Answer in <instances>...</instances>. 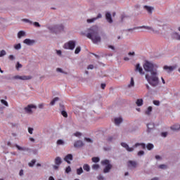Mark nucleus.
Returning <instances> with one entry per match:
<instances>
[{
	"label": "nucleus",
	"mask_w": 180,
	"mask_h": 180,
	"mask_svg": "<svg viewBox=\"0 0 180 180\" xmlns=\"http://www.w3.org/2000/svg\"><path fill=\"white\" fill-rule=\"evenodd\" d=\"M143 70L147 74L145 76L146 79L151 86L155 87L160 84V79L158 78V71L157 69L158 66L153 62L146 60L143 65Z\"/></svg>",
	"instance_id": "1"
},
{
	"label": "nucleus",
	"mask_w": 180,
	"mask_h": 180,
	"mask_svg": "<svg viewBox=\"0 0 180 180\" xmlns=\"http://www.w3.org/2000/svg\"><path fill=\"white\" fill-rule=\"evenodd\" d=\"M86 37L87 39L91 40L94 44H98L102 41V37L99 34V27L93 25L86 30Z\"/></svg>",
	"instance_id": "2"
},
{
	"label": "nucleus",
	"mask_w": 180,
	"mask_h": 180,
	"mask_svg": "<svg viewBox=\"0 0 180 180\" xmlns=\"http://www.w3.org/2000/svg\"><path fill=\"white\" fill-rule=\"evenodd\" d=\"M121 146L122 147L125 148V150H127V151H128L129 153H132V151H134V148L139 147V146H141L143 150H146V143H136L132 148L129 147V144L124 142L121 143Z\"/></svg>",
	"instance_id": "3"
},
{
	"label": "nucleus",
	"mask_w": 180,
	"mask_h": 180,
	"mask_svg": "<svg viewBox=\"0 0 180 180\" xmlns=\"http://www.w3.org/2000/svg\"><path fill=\"white\" fill-rule=\"evenodd\" d=\"M49 30L51 32V33H55V34H58L61 33V32H64V25L63 24H58L51 27H49Z\"/></svg>",
	"instance_id": "4"
},
{
	"label": "nucleus",
	"mask_w": 180,
	"mask_h": 180,
	"mask_svg": "<svg viewBox=\"0 0 180 180\" xmlns=\"http://www.w3.org/2000/svg\"><path fill=\"white\" fill-rule=\"evenodd\" d=\"M101 165H104L105 167L103 170V174H109L110 172V170L112 168V164H110V161L109 160H104L101 161Z\"/></svg>",
	"instance_id": "5"
},
{
	"label": "nucleus",
	"mask_w": 180,
	"mask_h": 180,
	"mask_svg": "<svg viewBox=\"0 0 180 180\" xmlns=\"http://www.w3.org/2000/svg\"><path fill=\"white\" fill-rule=\"evenodd\" d=\"M75 41H69L63 45V49L65 50H74L75 49Z\"/></svg>",
	"instance_id": "6"
},
{
	"label": "nucleus",
	"mask_w": 180,
	"mask_h": 180,
	"mask_svg": "<svg viewBox=\"0 0 180 180\" xmlns=\"http://www.w3.org/2000/svg\"><path fill=\"white\" fill-rule=\"evenodd\" d=\"M32 76H19V75H15L14 77V79H21L22 81H27L29 79H32Z\"/></svg>",
	"instance_id": "7"
},
{
	"label": "nucleus",
	"mask_w": 180,
	"mask_h": 180,
	"mask_svg": "<svg viewBox=\"0 0 180 180\" xmlns=\"http://www.w3.org/2000/svg\"><path fill=\"white\" fill-rule=\"evenodd\" d=\"M135 71L139 72L141 75H144L146 72L143 71V68L141 67L140 63H137L135 66Z\"/></svg>",
	"instance_id": "8"
},
{
	"label": "nucleus",
	"mask_w": 180,
	"mask_h": 180,
	"mask_svg": "<svg viewBox=\"0 0 180 180\" xmlns=\"http://www.w3.org/2000/svg\"><path fill=\"white\" fill-rule=\"evenodd\" d=\"M163 69L167 71V72H168L169 74L170 72H172V71H174V70L176 69V66H168V65H165L163 67Z\"/></svg>",
	"instance_id": "9"
},
{
	"label": "nucleus",
	"mask_w": 180,
	"mask_h": 180,
	"mask_svg": "<svg viewBox=\"0 0 180 180\" xmlns=\"http://www.w3.org/2000/svg\"><path fill=\"white\" fill-rule=\"evenodd\" d=\"M74 160V157L72 156V154H68L64 158V161H65L68 164H71V161Z\"/></svg>",
	"instance_id": "10"
},
{
	"label": "nucleus",
	"mask_w": 180,
	"mask_h": 180,
	"mask_svg": "<svg viewBox=\"0 0 180 180\" xmlns=\"http://www.w3.org/2000/svg\"><path fill=\"white\" fill-rule=\"evenodd\" d=\"M127 166L130 169L136 168L137 167V162L136 161L129 160L127 163Z\"/></svg>",
	"instance_id": "11"
},
{
	"label": "nucleus",
	"mask_w": 180,
	"mask_h": 180,
	"mask_svg": "<svg viewBox=\"0 0 180 180\" xmlns=\"http://www.w3.org/2000/svg\"><path fill=\"white\" fill-rule=\"evenodd\" d=\"M101 18H102V14L99 13L95 18L87 19L86 22H87V23H94V22H95V20H98V19H101Z\"/></svg>",
	"instance_id": "12"
},
{
	"label": "nucleus",
	"mask_w": 180,
	"mask_h": 180,
	"mask_svg": "<svg viewBox=\"0 0 180 180\" xmlns=\"http://www.w3.org/2000/svg\"><path fill=\"white\" fill-rule=\"evenodd\" d=\"M105 19L108 23H113V19L112 18V14H110V13L107 12L105 13Z\"/></svg>",
	"instance_id": "13"
},
{
	"label": "nucleus",
	"mask_w": 180,
	"mask_h": 180,
	"mask_svg": "<svg viewBox=\"0 0 180 180\" xmlns=\"http://www.w3.org/2000/svg\"><path fill=\"white\" fill-rule=\"evenodd\" d=\"M23 43L25 44H27V46H33V44H34V43H36V41L33 39H25L23 41Z\"/></svg>",
	"instance_id": "14"
},
{
	"label": "nucleus",
	"mask_w": 180,
	"mask_h": 180,
	"mask_svg": "<svg viewBox=\"0 0 180 180\" xmlns=\"http://www.w3.org/2000/svg\"><path fill=\"white\" fill-rule=\"evenodd\" d=\"M147 127H148V133H151V131H153V130H154V129H155V125L154 124V123L153 122H150L149 124H147Z\"/></svg>",
	"instance_id": "15"
},
{
	"label": "nucleus",
	"mask_w": 180,
	"mask_h": 180,
	"mask_svg": "<svg viewBox=\"0 0 180 180\" xmlns=\"http://www.w3.org/2000/svg\"><path fill=\"white\" fill-rule=\"evenodd\" d=\"M170 129L172 130V131H180V124H174L172 126L170 127Z\"/></svg>",
	"instance_id": "16"
},
{
	"label": "nucleus",
	"mask_w": 180,
	"mask_h": 180,
	"mask_svg": "<svg viewBox=\"0 0 180 180\" xmlns=\"http://www.w3.org/2000/svg\"><path fill=\"white\" fill-rule=\"evenodd\" d=\"M74 147L75 148H79L80 147H84V142H82V141L81 140L77 141L74 143Z\"/></svg>",
	"instance_id": "17"
},
{
	"label": "nucleus",
	"mask_w": 180,
	"mask_h": 180,
	"mask_svg": "<svg viewBox=\"0 0 180 180\" xmlns=\"http://www.w3.org/2000/svg\"><path fill=\"white\" fill-rule=\"evenodd\" d=\"M36 106L33 105H29L27 107L25 108V110L27 112V113H32V109H36Z\"/></svg>",
	"instance_id": "18"
},
{
	"label": "nucleus",
	"mask_w": 180,
	"mask_h": 180,
	"mask_svg": "<svg viewBox=\"0 0 180 180\" xmlns=\"http://www.w3.org/2000/svg\"><path fill=\"white\" fill-rule=\"evenodd\" d=\"M19 151H30V148L27 147H21L20 146L15 144V146Z\"/></svg>",
	"instance_id": "19"
},
{
	"label": "nucleus",
	"mask_w": 180,
	"mask_h": 180,
	"mask_svg": "<svg viewBox=\"0 0 180 180\" xmlns=\"http://www.w3.org/2000/svg\"><path fill=\"white\" fill-rule=\"evenodd\" d=\"M140 29H146V30H151V32H153V33H158V31H155L154 30V28L152 27H148V26H141L139 27Z\"/></svg>",
	"instance_id": "20"
},
{
	"label": "nucleus",
	"mask_w": 180,
	"mask_h": 180,
	"mask_svg": "<svg viewBox=\"0 0 180 180\" xmlns=\"http://www.w3.org/2000/svg\"><path fill=\"white\" fill-rule=\"evenodd\" d=\"M55 164L56 165H61V164H63V160H61V158L60 157H56L55 159Z\"/></svg>",
	"instance_id": "21"
},
{
	"label": "nucleus",
	"mask_w": 180,
	"mask_h": 180,
	"mask_svg": "<svg viewBox=\"0 0 180 180\" xmlns=\"http://www.w3.org/2000/svg\"><path fill=\"white\" fill-rule=\"evenodd\" d=\"M153 112V107L149 106L147 110L145 111V115L147 116H150L151 115V112Z\"/></svg>",
	"instance_id": "22"
},
{
	"label": "nucleus",
	"mask_w": 180,
	"mask_h": 180,
	"mask_svg": "<svg viewBox=\"0 0 180 180\" xmlns=\"http://www.w3.org/2000/svg\"><path fill=\"white\" fill-rule=\"evenodd\" d=\"M179 36L180 34H178V32H173L172 34V39H174V40H179Z\"/></svg>",
	"instance_id": "23"
},
{
	"label": "nucleus",
	"mask_w": 180,
	"mask_h": 180,
	"mask_svg": "<svg viewBox=\"0 0 180 180\" xmlns=\"http://www.w3.org/2000/svg\"><path fill=\"white\" fill-rule=\"evenodd\" d=\"M143 8L147 11V12H148V13H153V11H154V8L150 7L148 6H144Z\"/></svg>",
	"instance_id": "24"
},
{
	"label": "nucleus",
	"mask_w": 180,
	"mask_h": 180,
	"mask_svg": "<svg viewBox=\"0 0 180 180\" xmlns=\"http://www.w3.org/2000/svg\"><path fill=\"white\" fill-rule=\"evenodd\" d=\"M122 122H123V119H122V117L115 118V123L117 126H119Z\"/></svg>",
	"instance_id": "25"
},
{
	"label": "nucleus",
	"mask_w": 180,
	"mask_h": 180,
	"mask_svg": "<svg viewBox=\"0 0 180 180\" xmlns=\"http://www.w3.org/2000/svg\"><path fill=\"white\" fill-rule=\"evenodd\" d=\"M83 169L86 171V172H89V171H91V167L88 164H84L83 165Z\"/></svg>",
	"instance_id": "26"
},
{
	"label": "nucleus",
	"mask_w": 180,
	"mask_h": 180,
	"mask_svg": "<svg viewBox=\"0 0 180 180\" xmlns=\"http://www.w3.org/2000/svg\"><path fill=\"white\" fill-rule=\"evenodd\" d=\"M58 101H60V98L56 97L55 98H53V99L51 101L50 105H51V106H54V105H56V102H58Z\"/></svg>",
	"instance_id": "27"
},
{
	"label": "nucleus",
	"mask_w": 180,
	"mask_h": 180,
	"mask_svg": "<svg viewBox=\"0 0 180 180\" xmlns=\"http://www.w3.org/2000/svg\"><path fill=\"white\" fill-rule=\"evenodd\" d=\"M24 36H26V33L24 31H20L18 33V39H22V37H24Z\"/></svg>",
	"instance_id": "28"
},
{
	"label": "nucleus",
	"mask_w": 180,
	"mask_h": 180,
	"mask_svg": "<svg viewBox=\"0 0 180 180\" xmlns=\"http://www.w3.org/2000/svg\"><path fill=\"white\" fill-rule=\"evenodd\" d=\"M143 98H139L136 100V103L137 106H143Z\"/></svg>",
	"instance_id": "29"
},
{
	"label": "nucleus",
	"mask_w": 180,
	"mask_h": 180,
	"mask_svg": "<svg viewBox=\"0 0 180 180\" xmlns=\"http://www.w3.org/2000/svg\"><path fill=\"white\" fill-rule=\"evenodd\" d=\"M113 140H115V137H113V136H108L106 138V141L108 143H112Z\"/></svg>",
	"instance_id": "30"
},
{
	"label": "nucleus",
	"mask_w": 180,
	"mask_h": 180,
	"mask_svg": "<svg viewBox=\"0 0 180 180\" xmlns=\"http://www.w3.org/2000/svg\"><path fill=\"white\" fill-rule=\"evenodd\" d=\"M56 144L58 146H64V144H65V142L63 139H58L56 142Z\"/></svg>",
	"instance_id": "31"
},
{
	"label": "nucleus",
	"mask_w": 180,
	"mask_h": 180,
	"mask_svg": "<svg viewBox=\"0 0 180 180\" xmlns=\"http://www.w3.org/2000/svg\"><path fill=\"white\" fill-rule=\"evenodd\" d=\"M1 103H2V105H4V106H6V108L9 107V104L8 103V101H6V100L4 99H1L0 100Z\"/></svg>",
	"instance_id": "32"
},
{
	"label": "nucleus",
	"mask_w": 180,
	"mask_h": 180,
	"mask_svg": "<svg viewBox=\"0 0 180 180\" xmlns=\"http://www.w3.org/2000/svg\"><path fill=\"white\" fill-rule=\"evenodd\" d=\"M133 86H134V79L131 77L130 84H128V88H133Z\"/></svg>",
	"instance_id": "33"
},
{
	"label": "nucleus",
	"mask_w": 180,
	"mask_h": 180,
	"mask_svg": "<svg viewBox=\"0 0 180 180\" xmlns=\"http://www.w3.org/2000/svg\"><path fill=\"white\" fill-rule=\"evenodd\" d=\"M76 172L77 175H81L82 174H84V169H82V167L77 169Z\"/></svg>",
	"instance_id": "34"
},
{
	"label": "nucleus",
	"mask_w": 180,
	"mask_h": 180,
	"mask_svg": "<svg viewBox=\"0 0 180 180\" xmlns=\"http://www.w3.org/2000/svg\"><path fill=\"white\" fill-rule=\"evenodd\" d=\"M146 148L149 150H153L154 148V145L153 143H148L146 146Z\"/></svg>",
	"instance_id": "35"
},
{
	"label": "nucleus",
	"mask_w": 180,
	"mask_h": 180,
	"mask_svg": "<svg viewBox=\"0 0 180 180\" xmlns=\"http://www.w3.org/2000/svg\"><path fill=\"white\" fill-rule=\"evenodd\" d=\"M34 164H36V159H33L29 164V167H33L34 166Z\"/></svg>",
	"instance_id": "36"
},
{
	"label": "nucleus",
	"mask_w": 180,
	"mask_h": 180,
	"mask_svg": "<svg viewBox=\"0 0 180 180\" xmlns=\"http://www.w3.org/2000/svg\"><path fill=\"white\" fill-rule=\"evenodd\" d=\"M140 29V27H135L134 28H129L126 30V32H133L134 30H139Z\"/></svg>",
	"instance_id": "37"
},
{
	"label": "nucleus",
	"mask_w": 180,
	"mask_h": 180,
	"mask_svg": "<svg viewBox=\"0 0 180 180\" xmlns=\"http://www.w3.org/2000/svg\"><path fill=\"white\" fill-rule=\"evenodd\" d=\"M158 168L160 169H167V168H168V166H167V165H160L158 166Z\"/></svg>",
	"instance_id": "38"
},
{
	"label": "nucleus",
	"mask_w": 180,
	"mask_h": 180,
	"mask_svg": "<svg viewBox=\"0 0 180 180\" xmlns=\"http://www.w3.org/2000/svg\"><path fill=\"white\" fill-rule=\"evenodd\" d=\"M61 112V115L62 116H63V117H68V114L67 113V111H65V110H63Z\"/></svg>",
	"instance_id": "39"
},
{
	"label": "nucleus",
	"mask_w": 180,
	"mask_h": 180,
	"mask_svg": "<svg viewBox=\"0 0 180 180\" xmlns=\"http://www.w3.org/2000/svg\"><path fill=\"white\" fill-rule=\"evenodd\" d=\"M56 71H57V72H61L62 74H65L66 75H67V74H68L67 72H64V71L63 70V69H61V68H58L56 69Z\"/></svg>",
	"instance_id": "40"
},
{
	"label": "nucleus",
	"mask_w": 180,
	"mask_h": 180,
	"mask_svg": "<svg viewBox=\"0 0 180 180\" xmlns=\"http://www.w3.org/2000/svg\"><path fill=\"white\" fill-rule=\"evenodd\" d=\"M14 49L15 50H20V49H22V45L20 44H15Z\"/></svg>",
	"instance_id": "41"
},
{
	"label": "nucleus",
	"mask_w": 180,
	"mask_h": 180,
	"mask_svg": "<svg viewBox=\"0 0 180 180\" xmlns=\"http://www.w3.org/2000/svg\"><path fill=\"white\" fill-rule=\"evenodd\" d=\"M4 56H6V50H1L0 51V57H4Z\"/></svg>",
	"instance_id": "42"
},
{
	"label": "nucleus",
	"mask_w": 180,
	"mask_h": 180,
	"mask_svg": "<svg viewBox=\"0 0 180 180\" xmlns=\"http://www.w3.org/2000/svg\"><path fill=\"white\" fill-rule=\"evenodd\" d=\"M22 22H25L26 23H30V25H33V22L27 18L22 19Z\"/></svg>",
	"instance_id": "43"
},
{
	"label": "nucleus",
	"mask_w": 180,
	"mask_h": 180,
	"mask_svg": "<svg viewBox=\"0 0 180 180\" xmlns=\"http://www.w3.org/2000/svg\"><path fill=\"white\" fill-rule=\"evenodd\" d=\"M80 51H81V47L77 46L75 51V54H79Z\"/></svg>",
	"instance_id": "44"
},
{
	"label": "nucleus",
	"mask_w": 180,
	"mask_h": 180,
	"mask_svg": "<svg viewBox=\"0 0 180 180\" xmlns=\"http://www.w3.org/2000/svg\"><path fill=\"white\" fill-rule=\"evenodd\" d=\"M91 160H92L93 162H99V161H100V159L98 157H94V158H92Z\"/></svg>",
	"instance_id": "45"
},
{
	"label": "nucleus",
	"mask_w": 180,
	"mask_h": 180,
	"mask_svg": "<svg viewBox=\"0 0 180 180\" xmlns=\"http://www.w3.org/2000/svg\"><path fill=\"white\" fill-rule=\"evenodd\" d=\"M84 141H86V143H94V140L91 139V138H84Z\"/></svg>",
	"instance_id": "46"
},
{
	"label": "nucleus",
	"mask_w": 180,
	"mask_h": 180,
	"mask_svg": "<svg viewBox=\"0 0 180 180\" xmlns=\"http://www.w3.org/2000/svg\"><path fill=\"white\" fill-rule=\"evenodd\" d=\"M57 56H59V57H61L63 56V52L61 50H56Z\"/></svg>",
	"instance_id": "47"
},
{
	"label": "nucleus",
	"mask_w": 180,
	"mask_h": 180,
	"mask_svg": "<svg viewBox=\"0 0 180 180\" xmlns=\"http://www.w3.org/2000/svg\"><path fill=\"white\" fill-rule=\"evenodd\" d=\"M65 172L66 174H70V172H71V167L68 166V167H66Z\"/></svg>",
	"instance_id": "48"
},
{
	"label": "nucleus",
	"mask_w": 180,
	"mask_h": 180,
	"mask_svg": "<svg viewBox=\"0 0 180 180\" xmlns=\"http://www.w3.org/2000/svg\"><path fill=\"white\" fill-rule=\"evenodd\" d=\"M59 110L61 112L63 110H65V107L64 105L63 104H59Z\"/></svg>",
	"instance_id": "49"
},
{
	"label": "nucleus",
	"mask_w": 180,
	"mask_h": 180,
	"mask_svg": "<svg viewBox=\"0 0 180 180\" xmlns=\"http://www.w3.org/2000/svg\"><path fill=\"white\" fill-rule=\"evenodd\" d=\"M97 179L98 180H105V177L103 176H102V174H100L97 176Z\"/></svg>",
	"instance_id": "50"
},
{
	"label": "nucleus",
	"mask_w": 180,
	"mask_h": 180,
	"mask_svg": "<svg viewBox=\"0 0 180 180\" xmlns=\"http://www.w3.org/2000/svg\"><path fill=\"white\" fill-rule=\"evenodd\" d=\"M92 169H99V165H92Z\"/></svg>",
	"instance_id": "51"
},
{
	"label": "nucleus",
	"mask_w": 180,
	"mask_h": 180,
	"mask_svg": "<svg viewBox=\"0 0 180 180\" xmlns=\"http://www.w3.org/2000/svg\"><path fill=\"white\" fill-rule=\"evenodd\" d=\"M8 59L11 60V61H13L14 60H15V56L13 55H10L8 56Z\"/></svg>",
	"instance_id": "52"
},
{
	"label": "nucleus",
	"mask_w": 180,
	"mask_h": 180,
	"mask_svg": "<svg viewBox=\"0 0 180 180\" xmlns=\"http://www.w3.org/2000/svg\"><path fill=\"white\" fill-rule=\"evenodd\" d=\"M167 136H168V132H162L161 133V136L162 137L165 138V137H167Z\"/></svg>",
	"instance_id": "53"
},
{
	"label": "nucleus",
	"mask_w": 180,
	"mask_h": 180,
	"mask_svg": "<svg viewBox=\"0 0 180 180\" xmlns=\"http://www.w3.org/2000/svg\"><path fill=\"white\" fill-rule=\"evenodd\" d=\"M34 26H35V27H40V23H39L38 22H33Z\"/></svg>",
	"instance_id": "54"
},
{
	"label": "nucleus",
	"mask_w": 180,
	"mask_h": 180,
	"mask_svg": "<svg viewBox=\"0 0 180 180\" xmlns=\"http://www.w3.org/2000/svg\"><path fill=\"white\" fill-rule=\"evenodd\" d=\"M153 104L155 105V106H160V101H153Z\"/></svg>",
	"instance_id": "55"
},
{
	"label": "nucleus",
	"mask_w": 180,
	"mask_h": 180,
	"mask_svg": "<svg viewBox=\"0 0 180 180\" xmlns=\"http://www.w3.org/2000/svg\"><path fill=\"white\" fill-rule=\"evenodd\" d=\"M22 64H20L19 62L17 63L16 68L17 70H19V68H22Z\"/></svg>",
	"instance_id": "56"
},
{
	"label": "nucleus",
	"mask_w": 180,
	"mask_h": 180,
	"mask_svg": "<svg viewBox=\"0 0 180 180\" xmlns=\"http://www.w3.org/2000/svg\"><path fill=\"white\" fill-rule=\"evenodd\" d=\"M28 133H30V134H33V128L29 127L28 128Z\"/></svg>",
	"instance_id": "57"
},
{
	"label": "nucleus",
	"mask_w": 180,
	"mask_h": 180,
	"mask_svg": "<svg viewBox=\"0 0 180 180\" xmlns=\"http://www.w3.org/2000/svg\"><path fill=\"white\" fill-rule=\"evenodd\" d=\"M128 56H130L131 57H134V56H136V53H134V52H129L128 53Z\"/></svg>",
	"instance_id": "58"
},
{
	"label": "nucleus",
	"mask_w": 180,
	"mask_h": 180,
	"mask_svg": "<svg viewBox=\"0 0 180 180\" xmlns=\"http://www.w3.org/2000/svg\"><path fill=\"white\" fill-rule=\"evenodd\" d=\"M138 155H144V150H140L139 152H138Z\"/></svg>",
	"instance_id": "59"
},
{
	"label": "nucleus",
	"mask_w": 180,
	"mask_h": 180,
	"mask_svg": "<svg viewBox=\"0 0 180 180\" xmlns=\"http://www.w3.org/2000/svg\"><path fill=\"white\" fill-rule=\"evenodd\" d=\"M105 87H106V84L103 83L101 84V89H105Z\"/></svg>",
	"instance_id": "60"
},
{
	"label": "nucleus",
	"mask_w": 180,
	"mask_h": 180,
	"mask_svg": "<svg viewBox=\"0 0 180 180\" xmlns=\"http://www.w3.org/2000/svg\"><path fill=\"white\" fill-rule=\"evenodd\" d=\"M87 70H94V65H89L87 67Z\"/></svg>",
	"instance_id": "61"
},
{
	"label": "nucleus",
	"mask_w": 180,
	"mask_h": 180,
	"mask_svg": "<svg viewBox=\"0 0 180 180\" xmlns=\"http://www.w3.org/2000/svg\"><path fill=\"white\" fill-rule=\"evenodd\" d=\"M38 107L39 109H43V108H44V103L39 104Z\"/></svg>",
	"instance_id": "62"
},
{
	"label": "nucleus",
	"mask_w": 180,
	"mask_h": 180,
	"mask_svg": "<svg viewBox=\"0 0 180 180\" xmlns=\"http://www.w3.org/2000/svg\"><path fill=\"white\" fill-rule=\"evenodd\" d=\"M155 158L156 160H162L161 156H160V155H155Z\"/></svg>",
	"instance_id": "63"
},
{
	"label": "nucleus",
	"mask_w": 180,
	"mask_h": 180,
	"mask_svg": "<svg viewBox=\"0 0 180 180\" xmlns=\"http://www.w3.org/2000/svg\"><path fill=\"white\" fill-rule=\"evenodd\" d=\"M75 136H76V137H79V136H81V133L80 132H76L75 134Z\"/></svg>",
	"instance_id": "64"
}]
</instances>
